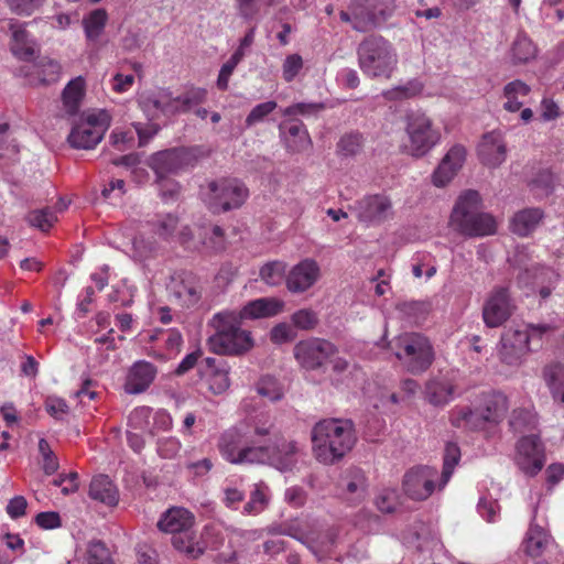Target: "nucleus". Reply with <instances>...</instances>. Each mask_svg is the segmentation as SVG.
Here are the masks:
<instances>
[{
    "label": "nucleus",
    "mask_w": 564,
    "mask_h": 564,
    "mask_svg": "<svg viewBox=\"0 0 564 564\" xmlns=\"http://www.w3.org/2000/svg\"><path fill=\"white\" fill-rule=\"evenodd\" d=\"M356 443L354 424L349 420L325 419L312 429V452L324 465H334L349 453Z\"/></svg>",
    "instance_id": "f257e3e1"
},
{
    "label": "nucleus",
    "mask_w": 564,
    "mask_h": 564,
    "mask_svg": "<svg viewBox=\"0 0 564 564\" xmlns=\"http://www.w3.org/2000/svg\"><path fill=\"white\" fill-rule=\"evenodd\" d=\"M271 427L267 423L254 427L249 437V464H269L280 471L292 470L297 463V443L283 440Z\"/></svg>",
    "instance_id": "f03ea898"
},
{
    "label": "nucleus",
    "mask_w": 564,
    "mask_h": 564,
    "mask_svg": "<svg viewBox=\"0 0 564 564\" xmlns=\"http://www.w3.org/2000/svg\"><path fill=\"white\" fill-rule=\"evenodd\" d=\"M247 316V306L240 311H225L217 313L209 322L213 327L207 340L210 351L217 355H240L247 349V332L242 328Z\"/></svg>",
    "instance_id": "7ed1b4c3"
},
{
    "label": "nucleus",
    "mask_w": 564,
    "mask_h": 564,
    "mask_svg": "<svg viewBox=\"0 0 564 564\" xmlns=\"http://www.w3.org/2000/svg\"><path fill=\"white\" fill-rule=\"evenodd\" d=\"M481 198L476 191L463 193L451 214V227L466 237H485L497 231V221L488 213L480 212Z\"/></svg>",
    "instance_id": "20e7f679"
},
{
    "label": "nucleus",
    "mask_w": 564,
    "mask_h": 564,
    "mask_svg": "<svg viewBox=\"0 0 564 564\" xmlns=\"http://www.w3.org/2000/svg\"><path fill=\"white\" fill-rule=\"evenodd\" d=\"M357 62L366 77L390 79L398 69L399 56L391 42L380 35H370L358 44Z\"/></svg>",
    "instance_id": "39448f33"
},
{
    "label": "nucleus",
    "mask_w": 564,
    "mask_h": 564,
    "mask_svg": "<svg viewBox=\"0 0 564 564\" xmlns=\"http://www.w3.org/2000/svg\"><path fill=\"white\" fill-rule=\"evenodd\" d=\"M388 346L403 368L414 375L426 371L435 359L434 347L422 333H402L389 341Z\"/></svg>",
    "instance_id": "423d86ee"
},
{
    "label": "nucleus",
    "mask_w": 564,
    "mask_h": 564,
    "mask_svg": "<svg viewBox=\"0 0 564 564\" xmlns=\"http://www.w3.org/2000/svg\"><path fill=\"white\" fill-rule=\"evenodd\" d=\"M406 142L405 152L413 158H423L432 151L442 140L438 127L433 119L421 110H412L405 115Z\"/></svg>",
    "instance_id": "0eeeda50"
},
{
    "label": "nucleus",
    "mask_w": 564,
    "mask_h": 564,
    "mask_svg": "<svg viewBox=\"0 0 564 564\" xmlns=\"http://www.w3.org/2000/svg\"><path fill=\"white\" fill-rule=\"evenodd\" d=\"M199 197L209 212L218 215L240 208L246 188L242 181L223 177L200 185Z\"/></svg>",
    "instance_id": "6e6552de"
},
{
    "label": "nucleus",
    "mask_w": 564,
    "mask_h": 564,
    "mask_svg": "<svg viewBox=\"0 0 564 564\" xmlns=\"http://www.w3.org/2000/svg\"><path fill=\"white\" fill-rule=\"evenodd\" d=\"M508 410V400L503 393L488 392L480 397L475 410H459L458 416L453 417V424L465 425L470 429H485L488 424L500 423Z\"/></svg>",
    "instance_id": "1a4fd4ad"
},
{
    "label": "nucleus",
    "mask_w": 564,
    "mask_h": 564,
    "mask_svg": "<svg viewBox=\"0 0 564 564\" xmlns=\"http://www.w3.org/2000/svg\"><path fill=\"white\" fill-rule=\"evenodd\" d=\"M443 476L437 468L419 465L410 468L403 476L402 490L404 495L416 501L426 500L435 491H441L447 484H442Z\"/></svg>",
    "instance_id": "9d476101"
},
{
    "label": "nucleus",
    "mask_w": 564,
    "mask_h": 564,
    "mask_svg": "<svg viewBox=\"0 0 564 564\" xmlns=\"http://www.w3.org/2000/svg\"><path fill=\"white\" fill-rule=\"evenodd\" d=\"M279 533L307 545L316 556L323 555L333 543L328 534L321 533L317 522L308 518L294 519L282 524Z\"/></svg>",
    "instance_id": "9b49d317"
},
{
    "label": "nucleus",
    "mask_w": 564,
    "mask_h": 564,
    "mask_svg": "<svg viewBox=\"0 0 564 564\" xmlns=\"http://www.w3.org/2000/svg\"><path fill=\"white\" fill-rule=\"evenodd\" d=\"M196 156L186 148H173L153 153L147 161L148 166L155 173L156 180L162 181L167 175L177 174L194 165Z\"/></svg>",
    "instance_id": "f8f14e48"
},
{
    "label": "nucleus",
    "mask_w": 564,
    "mask_h": 564,
    "mask_svg": "<svg viewBox=\"0 0 564 564\" xmlns=\"http://www.w3.org/2000/svg\"><path fill=\"white\" fill-rule=\"evenodd\" d=\"M108 126L109 120L105 112L88 115L73 127L67 140L75 149H93L102 140Z\"/></svg>",
    "instance_id": "ddd939ff"
},
{
    "label": "nucleus",
    "mask_w": 564,
    "mask_h": 564,
    "mask_svg": "<svg viewBox=\"0 0 564 564\" xmlns=\"http://www.w3.org/2000/svg\"><path fill=\"white\" fill-rule=\"evenodd\" d=\"M336 351L334 344L317 337L300 340L293 348L295 360L305 370L321 368Z\"/></svg>",
    "instance_id": "4468645a"
},
{
    "label": "nucleus",
    "mask_w": 564,
    "mask_h": 564,
    "mask_svg": "<svg viewBox=\"0 0 564 564\" xmlns=\"http://www.w3.org/2000/svg\"><path fill=\"white\" fill-rule=\"evenodd\" d=\"M514 463L528 476L540 473L545 463L544 447L535 434L522 436L516 444Z\"/></svg>",
    "instance_id": "2eb2a0df"
},
{
    "label": "nucleus",
    "mask_w": 564,
    "mask_h": 564,
    "mask_svg": "<svg viewBox=\"0 0 564 564\" xmlns=\"http://www.w3.org/2000/svg\"><path fill=\"white\" fill-rule=\"evenodd\" d=\"M516 310L507 288H495L487 296L482 306V318L486 326L499 327L507 322Z\"/></svg>",
    "instance_id": "dca6fc26"
},
{
    "label": "nucleus",
    "mask_w": 564,
    "mask_h": 564,
    "mask_svg": "<svg viewBox=\"0 0 564 564\" xmlns=\"http://www.w3.org/2000/svg\"><path fill=\"white\" fill-rule=\"evenodd\" d=\"M359 221L366 225H379L393 215L391 199L383 194L368 195L351 207Z\"/></svg>",
    "instance_id": "f3484780"
},
{
    "label": "nucleus",
    "mask_w": 564,
    "mask_h": 564,
    "mask_svg": "<svg viewBox=\"0 0 564 564\" xmlns=\"http://www.w3.org/2000/svg\"><path fill=\"white\" fill-rule=\"evenodd\" d=\"M321 276L318 262L312 258H305L289 270L285 276V286L289 292L301 294L313 288Z\"/></svg>",
    "instance_id": "a211bd4d"
},
{
    "label": "nucleus",
    "mask_w": 564,
    "mask_h": 564,
    "mask_svg": "<svg viewBox=\"0 0 564 564\" xmlns=\"http://www.w3.org/2000/svg\"><path fill=\"white\" fill-rule=\"evenodd\" d=\"M466 149L462 144H454L448 149L432 174V183L436 187L448 185L458 174L466 162Z\"/></svg>",
    "instance_id": "6ab92c4d"
},
{
    "label": "nucleus",
    "mask_w": 564,
    "mask_h": 564,
    "mask_svg": "<svg viewBox=\"0 0 564 564\" xmlns=\"http://www.w3.org/2000/svg\"><path fill=\"white\" fill-rule=\"evenodd\" d=\"M338 489L341 499L350 505L362 502L368 494L366 474L358 467H349L340 475Z\"/></svg>",
    "instance_id": "aec40b11"
},
{
    "label": "nucleus",
    "mask_w": 564,
    "mask_h": 564,
    "mask_svg": "<svg viewBox=\"0 0 564 564\" xmlns=\"http://www.w3.org/2000/svg\"><path fill=\"white\" fill-rule=\"evenodd\" d=\"M61 72V65L47 57L20 68V74L25 77L26 84L34 88L46 87L57 83Z\"/></svg>",
    "instance_id": "412c9836"
},
{
    "label": "nucleus",
    "mask_w": 564,
    "mask_h": 564,
    "mask_svg": "<svg viewBox=\"0 0 564 564\" xmlns=\"http://www.w3.org/2000/svg\"><path fill=\"white\" fill-rule=\"evenodd\" d=\"M167 291L181 306H193L200 297L198 282L196 278L186 271L175 273L171 276L167 284Z\"/></svg>",
    "instance_id": "4be33fe9"
},
{
    "label": "nucleus",
    "mask_w": 564,
    "mask_h": 564,
    "mask_svg": "<svg viewBox=\"0 0 564 564\" xmlns=\"http://www.w3.org/2000/svg\"><path fill=\"white\" fill-rule=\"evenodd\" d=\"M532 350L530 336L523 329H508L501 337V360L508 365H519L523 356Z\"/></svg>",
    "instance_id": "5701e85b"
},
{
    "label": "nucleus",
    "mask_w": 564,
    "mask_h": 564,
    "mask_svg": "<svg viewBox=\"0 0 564 564\" xmlns=\"http://www.w3.org/2000/svg\"><path fill=\"white\" fill-rule=\"evenodd\" d=\"M557 280L558 275L554 270L540 267L536 263H532L529 268H525L518 278L520 285H531L532 289H538L543 300L550 296Z\"/></svg>",
    "instance_id": "b1692460"
},
{
    "label": "nucleus",
    "mask_w": 564,
    "mask_h": 564,
    "mask_svg": "<svg viewBox=\"0 0 564 564\" xmlns=\"http://www.w3.org/2000/svg\"><path fill=\"white\" fill-rule=\"evenodd\" d=\"M280 138L291 153H302L312 148V139L303 122L289 120L280 123Z\"/></svg>",
    "instance_id": "393cba45"
},
{
    "label": "nucleus",
    "mask_w": 564,
    "mask_h": 564,
    "mask_svg": "<svg viewBox=\"0 0 564 564\" xmlns=\"http://www.w3.org/2000/svg\"><path fill=\"white\" fill-rule=\"evenodd\" d=\"M478 155L480 161L489 167L501 165L507 158V148L502 134L499 131H490L484 134L478 145Z\"/></svg>",
    "instance_id": "a878e982"
},
{
    "label": "nucleus",
    "mask_w": 564,
    "mask_h": 564,
    "mask_svg": "<svg viewBox=\"0 0 564 564\" xmlns=\"http://www.w3.org/2000/svg\"><path fill=\"white\" fill-rule=\"evenodd\" d=\"M156 376V367L145 360L134 362L128 371L124 381V391L128 394H139L144 392Z\"/></svg>",
    "instance_id": "bb28decb"
},
{
    "label": "nucleus",
    "mask_w": 564,
    "mask_h": 564,
    "mask_svg": "<svg viewBox=\"0 0 564 564\" xmlns=\"http://www.w3.org/2000/svg\"><path fill=\"white\" fill-rule=\"evenodd\" d=\"M455 394L456 384L454 380L446 375L433 377L425 383V399L434 406H445L454 400Z\"/></svg>",
    "instance_id": "cd10ccee"
},
{
    "label": "nucleus",
    "mask_w": 564,
    "mask_h": 564,
    "mask_svg": "<svg viewBox=\"0 0 564 564\" xmlns=\"http://www.w3.org/2000/svg\"><path fill=\"white\" fill-rule=\"evenodd\" d=\"M554 545L555 541L549 531L532 520L523 540L525 554L531 557H539Z\"/></svg>",
    "instance_id": "c85d7f7f"
},
{
    "label": "nucleus",
    "mask_w": 564,
    "mask_h": 564,
    "mask_svg": "<svg viewBox=\"0 0 564 564\" xmlns=\"http://www.w3.org/2000/svg\"><path fill=\"white\" fill-rule=\"evenodd\" d=\"M219 448L230 463H242L247 456V437L242 432L230 429L221 435Z\"/></svg>",
    "instance_id": "c756f323"
},
{
    "label": "nucleus",
    "mask_w": 564,
    "mask_h": 564,
    "mask_svg": "<svg viewBox=\"0 0 564 564\" xmlns=\"http://www.w3.org/2000/svg\"><path fill=\"white\" fill-rule=\"evenodd\" d=\"M194 524L193 514L184 508H171L162 514L158 522V528L162 532L181 533L188 531Z\"/></svg>",
    "instance_id": "7c9ffc66"
},
{
    "label": "nucleus",
    "mask_w": 564,
    "mask_h": 564,
    "mask_svg": "<svg viewBox=\"0 0 564 564\" xmlns=\"http://www.w3.org/2000/svg\"><path fill=\"white\" fill-rule=\"evenodd\" d=\"M544 217L541 208L532 207L519 210L514 214L510 223V229L513 234L527 237L533 232Z\"/></svg>",
    "instance_id": "2f4dec72"
},
{
    "label": "nucleus",
    "mask_w": 564,
    "mask_h": 564,
    "mask_svg": "<svg viewBox=\"0 0 564 564\" xmlns=\"http://www.w3.org/2000/svg\"><path fill=\"white\" fill-rule=\"evenodd\" d=\"M352 14L351 20L349 13L343 11L340 19L346 22H351L352 28L358 32H367L386 20L383 11L377 9H355Z\"/></svg>",
    "instance_id": "473e14b6"
},
{
    "label": "nucleus",
    "mask_w": 564,
    "mask_h": 564,
    "mask_svg": "<svg viewBox=\"0 0 564 564\" xmlns=\"http://www.w3.org/2000/svg\"><path fill=\"white\" fill-rule=\"evenodd\" d=\"M89 497L112 507L118 503L119 492L108 476L100 475L90 481Z\"/></svg>",
    "instance_id": "72a5a7b5"
},
{
    "label": "nucleus",
    "mask_w": 564,
    "mask_h": 564,
    "mask_svg": "<svg viewBox=\"0 0 564 564\" xmlns=\"http://www.w3.org/2000/svg\"><path fill=\"white\" fill-rule=\"evenodd\" d=\"M141 104L145 111L153 108L164 116H174L182 112L177 97H173L171 91L166 89H162L155 95L145 97Z\"/></svg>",
    "instance_id": "f704fd0d"
},
{
    "label": "nucleus",
    "mask_w": 564,
    "mask_h": 564,
    "mask_svg": "<svg viewBox=\"0 0 564 564\" xmlns=\"http://www.w3.org/2000/svg\"><path fill=\"white\" fill-rule=\"evenodd\" d=\"M85 94V80L82 76L72 79L62 91L63 108L68 116H75Z\"/></svg>",
    "instance_id": "c9c22d12"
},
{
    "label": "nucleus",
    "mask_w": 564,
    "mask_h": 564,
    "mask_svg": "<svg viewBox=\"0 0 564 564\" xmlns=\"http://www.w3.org/2000/svg\"><path fill=\"white\" fill-rule=\"evenodd\" d=\"M530 91L531 88L521 80L508 83L503 88V97L506 99L503 108L510 112L520 110L524 104V98L529 96Z\"/></svg>",
    "instance_id": "e433bc0d"
},
{
    "label": "nucleus",
    "mask_w": 564,
    "mask_h": 564,
    "mask_svg": "<svg viewBox=\"0 0 564 564\" xmlns=\"http://www.w3.org/2000/svg\"><path fill=\"white\" fill-rule=\"evenodd\" d=\"M543 376L554 401L564 408V365L554 364L546 367Z\"/></svg>",
    "instance_id": "4c0bfd02"
},
{
    "label": "nucleus",
    "mask_w": 564,
    "mask_h": 564,
    "mask_svg": "<svg viewBox=\"0 0 564 564\" xmlns=\"http://www.w3.org/2000/svg\"><path fill=\"white\" fill-rule=\"evenodd\" d=\"M509 425L514 433H524L535 430L538 417L533 406L517 408L512 411Z\"/></svg>",
    "instance_id": "58836bf2"
},
{
    "label": "nucleus",
    "mask_w": 564,
    "mask_h": 564,
    "mask_svg": "<svg viewBox=\"0 0 564 564\" xmlns=\"http://www.w3.org/2000/svg\"><path fill=\"white\" fill-rule=\"evenodd\" d=\"M108 13L105 9H95L83 19L85 35L89 42H96L105 31Z\"/></svg>",
    "instance_id": "ea45409f"
},
{
    "label": "nucleus",
    "mask_w": 564,
    "mask_h": 564,
    "mask_svg": "<svg viewBox=\"0 0 564 564\" xmlns=\"http://www.w3.org/2000/svg\"><path fill=\"white\" fill-rule=\"evenodd\" d=\"M284 302L276 297H262L249 302V317L263 318L281 313Z\"/></svg>",
    "instance_id": "a19ab883"
},
{
    "label": "nucleus",
    "mask_w": 564,
    "mask_h": 564,
    "mask_svg": "<svg viewBox=\"0 0 564 564\" xmlns=\"http://www.w3.org/2000/svg\"><path fill=\"white\" fill-rule=\"evenodd\" d=\"M423 90V84L417 79H410L403 84L397 85L381 93L388 101H402L420 95Z\"/></svg>",
    "instance_id": "79ce46f5"
},
{
    "label": "nucleus",
    "mask_w": 564,
    "mask_h": 564,
    "mask_svg": "<svg viewBox=\"0 0 564 564\" xmlns=\"http://www.w3.org/2000/svg\"><path fill=\"white\" fill-rule=\"evenodd\" d=\"M173 546L189 560H196L204 553V546L195 542L191 530L176 533L172 536Z\"/></svg>",
    "instance_id": "37998d69"
},
{
    "label": "nucleus",
    "mask_w": 564,
    "mask_h": 564,
    "mask_svg": "<svg viewBox=\"0 0 564 564\" xmlns=\"http://www.w3.org/2000/svg\"><path fill=\"white\" fill-rule=\"evenodd\" d=\"M286 263L280 260H273L264 263L259 269V276L262 282L270 286L279 285L286 276Z\"/></svg>",
    "instance_id": "c03bdc74"
},
{
    "label": "nucleus",
    "mask_w": 564,
    "mask_h": 564,
    "mask_svg": "<svg viewBox=\"0 0 564 564\" xmlns=\"http://www.w3.org/2000/svg\"><path fill=\"white\" fill-rule=\"evenodd\" d=\"M247 44V35L240 40L239 48L229 57V59L221 66L217 78V87L220 90L228 88L229 77L234 73L236 66L242 61L245 55V45Z\"/></svg>",
    "instance_id": "a18cd8bd"
},
{
    "label": "nucleus",
    "mask_w": 564,
    "mask_h": 564,
    "mask_svg": "<svg viewBox=\"0 0 564 564\" xmlns=\"http://www.w3.org/2000/svg\"><path fill=\"white\" fill-rule=\"evenodd\" d=\"M257 393L268 401H279L284 394L283 386L272 376H263L256 383Z\"/></svg>",
    "instance_id": "49530a36"
},
{
    "label": "nucleus",
    "mask_w": 564,
    "mask_h": 564,
    "mask_svg": "<svg viewBox=\"0 0 564 564\" xmlns=\"http://www.w3.org/2000/svg\"><path fill=\"white\" fill-rule=\"evenodd\" d=\"M12 53L20 59L30 61L35 54V46L29 42L28 33L24 29H15L12 34Z\"/></svg>",
    "instance_id": "de8ad7c7"
},
{
    "label": "nucleus",
    "mask_w": 564,
    "mask_h": 564,
    "mask_svg": "<svg viewBox=\"0 0 564 564\" xmlns=\"http://www.w3.org/2000/svg\"><path fill=\"white\" fill-rule=\"evenodd\" d=\"M512 57L516 62L525 63L536 55V47L525 34H518L512 44Z\"/></svg>",
    "instance_id": "09e8293b"
},
{
    "label": "nucleus",
    "mask_w": 564,
    "mask_h": 564,
    "mask_svg": "<svg viewBox=\"0 0 564 564\" xmlns=\"http://www.w3.org/2000/svg\"><path fill=\"white\" fill-rule=\"evenodd\" d=\"M270 500L271 492L269 487L262 481L254 484L250 491L249 513L263 511L269 506Z\"/></svg>",
    "instance_id": "8fccbe9b"
},
{
    "label": "nucleus",
    "mask_w": 564,
    "mask_h": 564,
    "mask_svg": "<svg viewBox=\"0 0 564 564\" xmlns=\"http://www.w3.org/2000/svg\"><path fill=\"white\" fill-rule=\"evenodd\" d=\"M364 147V138L360 133L351 132L343 135L336 147L337 154L349 158L357 155Z\"/></svg>",
    "instance_id": "3c124183"
},
{
    "label": "nucleus",
    "mask_w": 564,
    "mask_h": 564,
    "mask_svg": "<svg viewBox=\"0 0 564 564\" xmlns=\"http://www.w3.org/2000/svg\"><path fill=\"white\" fill-rule=\"evenodd\" d=\"M180 227V219L174 214H165L152 221V230L162 239H169Z\"/></svg>",
    "instance_id": "603ef678"
},
{
    "label": "nucleus",
    "mask_w": 564,
    "mask_h": 564,
    "mask_svg": "<svg viewBox=\"0 0 564 564\" xmlns=\"http://www.w3.org/2000/svg\"><path fill=\"white\" fill-rule=\"evenodd\" d=\"M460 459V449L455 443H447L445 446L443 469L440 473L443 476L442 484H447L454 473L456 465Z\"/></svg>",
    "instance_id": "864d4df0"
},
{
    "label": "nucleus",
    "mask_w": 564,
    "mask_h": 564,
    "mask_svg": "<svg viewBox=\"0 0 564 564\" xmlns=\"http://www.w3.org/2000/svg\"><path fill=\"white\" fill-rule=\"evenodd\" d=\"M26 220L31 226L46 231L56 223L57 217L51 208H43L30 212Z\"/></svg>",
    "instance_id": "5fc2aeb1"
},
{
    "label": "nucleus",
    "mask_w": 564,
    "mask_h": 564,
    "mask_svg": "<svg viewBox=\"0 0 564 564\" xmlns=\"http://www.w3.org/2000/svg\"><path fill=\"white\" fill-rule=\"evenodd\" d=\"M292 326L301 330L314 329L319 319L318 315L312 308H301L291 315Z\"/></svg>",
    "instance_id": "6e6d98bb"
},
{
    "label": "nucleus",
    "mask_w": 564,
    "mask_h": 564,
    "mask_svg": "<svg viewBox=\"0 0 564 564\" xmlns=\"http://www.w3.org/2000/svg\"><path fill=\"white\" fill-rule=\"evenodd\" d=\"M377 508L381 512L391 513L399 506V494L394 488L381 489L375 500Z\"/></svg>",
    "instance_id": "4d7b16f0"
},
{
    "label": "nucleus",
    "mask_w": 564,
    "mask_h": 564,
    "mask_svg": "<svg viewBox=\"0 0 564 564\" xmlns=\"http://www.w3.org/2000/svg\"><path fill=\"white\" fill-rule=\"evenodd\" d=\"M206 97L207 90L205 88L193 87L177 96V100L180 101L182 112H187L193 107L204 102Z\"/></svg>",
    "instance_id": "13d9d810"
},
{
    "label": "nucleus",
    "mask_w": 564,
    "mask_h": 564,
    "mask_svg": "<svg viewBox=\"0 0 564 564\" xmlns=\"http://www.w3.org/2000/svg\"><path fill=\"white\" fill-rule=\"evenodd\" d=\"M556 181L557 177L552 172L544 170L536 175L531 185L532 188L538 192V195L542 197L553 192Z\"/></svg>",
    "instance_id": "bf43d9fd"
},
{
    "label": "nucleus",
    "mask_w": 564,
    "mask_h": 564,
    "mask_svg": "<svg viewBox=\"0 0 564 564\" xmlns=\"http://www.w3.org/2000/svg\"><path fill=\"white\" fill-rule=\"evenodd\" d=\"M87 564H112L109 551L101 541H91L88 544Z\"/></svg>",
    "instance_id": "052dcab7"
},
{
    "label": "nucleus",
    "mask_w": 564,
    "mask_h": 564,
    "mask_svg": "<svg viewBox=\"0 0 564 564\" xmlns=\"http://www.w3.org/2000/svg\"><path fill=\"white\" fill-rule=\"evenodd\" d=\"M479 516L487 522H496L500 517V506L491 497H481L477 505Z\"/></svg>",
    "instance_id": "680f3d73"
},
{
    "label": "nucleus",
    "mask_w": 564,
    "mask_h": 564,
    "mask_svg": "<svg viewBox=\"0 0 564 564\" xmlns=\"http://www.w3.org/2000/svg\"><path fill=\"white\" fill-rule=\"evenodd\" d=\"M206 383L214 394H220L229 388L228 372L224 369H215L206 376Z\"/></svg>",
    "instance_id": "e2e57ef3"
},
{
    "label": "nucleus",
    "mask_w": 564,
    "mask_h": 564,
    "mask_svg": "<svg viewBox=\"0 0 564 564\" xmlns=\"http://www.w3.org/2000/svg\"><path fill=\"white\" fill-rule=\"evenodd\" d=\"M303 58L299 54L288 55L282 64V76L285 82H292L303 68Z\"/></svg>",
    "instance_id": "0e129e2a"
},
{
    "label": "nucleus",
    "mask_w": 564,
    "mask_h": 564,
    "mask_svg": "<svg viewBox=\"0 0 564 564\" xmlns=\"http://www.w3.org/2000/svg\"><path fill=\"white\" fill-rule=\"evenodd\" d=\"M296 332L294 327L288 323L276 324L270 332V339L273 344L282 345L294 340Z\"/></svg>",
    "instance_id": "69168bd1"
},
{
    "label": "nucleus",
    "mask_w": 564,
    "mask_h": 564,
    "mask_svg": "<svg viewBox=\"0 0 564 564\" xmlns=\"http://www.w3.org/2000/svg\"><path fill=\"white\" fill-rule=\"evenodd\" d=\"M39 451L43 457V470L47 475L54 474L58 469V462L45 438L39 441Z\"/></svg>",
    "instance_id": "338daca9"
},
{
    "label": "nucleus",
    "mask_w": 564,
    "mask_h": 564,
    "mask_svg": "<svg viewBox=\"0 0 564 564\" xmlns=\"http://www.w3.org/2000/svg\"><path fill=\"white\" fill-rule=\"evenodd\" d=\"M181 449V442L175 437H164L158 441V453L162 458H174Z\"/></svg>",
    "instance_id": "774afa93"
}]
</instances>
